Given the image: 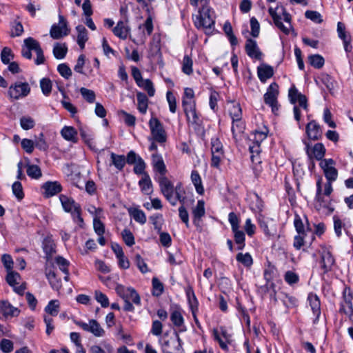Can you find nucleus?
<instances>
[{"instance_id": "1", "label": "nucleus", "mask_w": 353, "mask_h": 353, "mask_svg": "<svg viewBox=\"0 0 353 353\" xmlns=\"http://www.w3.org/2000/svg\"><path fill=\"white\" fill-rule=\"evenodd\" d=\"M199 12V14L194 21L195 26L197 28H204L207 34H212L215 24L214 11L208 5H203Z\"/></svg>"}, {"instance_id": "2", "label": "nucleus", "mask_w": 353, "mask_h": 353, "mask_svg": "<svg viewBox=\"0 0 353 353\" xmlns=\"http://www.w3.org/2000/svg\"><path fill=\"white\" fill-rule=\"evenodd\" d=\"M279 95V85L276 83H272L265 93L264 102L272 108V111L276 114L279 110L277 97Z\"/></svg>"}, {"instance_id": "3", "label": "nucleus", "mask_w": 353, "mask_h": 353, "mask_svg": "<svg viewBox=\"0 0 353 353\" xmlns=\"http://www.w3.org/2000/svg\"><path fill=\"white\" fill-rule=\"evenodd\" d=\"M161 348L163 353H184L182 341L177 332L175 333V337H170L164 341L161 344Z\"/></svg>"}, {"instance_id": "4", "label": "nucleus", "mask_w": 353, "mask_h": 353, "mask_svg": "<svg viewBox=\"0 0 353 353\" xmlns=\"http://www.w3.org/2000/svg\"><path fill=\"white\" fill-rule=\"evenodd\" d=\"M70 33L68 22L63 16L59 15V24H53L50 28V34L54 39H59Z\"/></svg>"}, {"instance_id": "5", "label": "nucleus", "mask_w": 353, "mask_h": 353, "mask_svg": "<svg viewBox=\"0 0 353 353\" xmlns=\"http://www.w3.org/2000/svg\"><path fill=\"white\" fill-rule=\"evenodd\" d=\"M152 138L154 141L162 143L166 141L165 132L160 121L155 117H152L149 121Z\"/></svg>"}, {"instance_id": "6", "label": "nucleus", "mask_w": 353, "mask_h": 353, "mask_svg": "<svg viewBox=\"0 0 353 353\" xmlns=\"http://www.w3.org/2000/svg\"><path fill=\"white\" fill-rule=\"evenodd\" d=\"M159 182L162 194L172 206L176 205V199L174 197L173 184L165 175L161 176Z\"/></svg>"}, {"instance_id": "7", "label": "nucleus", "mask_w": 353, "mask_h": 353, "mask_svg": "<svg viewBox=\"0 0 353 353\" xmlns=\"http://www.w3.org/2000/svg\"><path fill=\"white\" fill-rule=\"evenodd\" d=\"M30 87L27 82H16L11 85L8 90V95L13 99H19L29 94Z\"/></svg>"}, {"instance_id": "8", "label": "nucleus", "mask_w": 353, "mask_h": 353, "mask_svg": "<svg viewBox=\"0 0 353 353\" xmlns=\"http://www.w3.org/2000/svg\"><path fill=\"white\" fill-rule=\"evenodd\" d=\"M74 323L82 328L84 331L90 332L97 337L103 336L105 334L104 330L94 319L90 320L88 323L80 321H75Z\"/></svg>"}, {"instance_id": "9", "label": "nucleus", "mask_w": 353, "mask_h": 353, "mask_svg": "<svg viewBox=\"0 0 353 353\" xmlns=\"http://www.w3.org/2000/svg\"><path fill=\"white\" fill-rule=\"evenodd\" d=\"M327 181H335L338 176V170L334 167L335 161L332 159H324L320 163Z\"/></svg>"}, {"instance_id": "10", "label": "nucleus", "mask_w": 353, "mask_h": 353, "mask_svg": "<svg viewBox=\"0 0 353 353\" xmlns=\"http://www.w3.org/2000/svg\"><path fill=\"white\" fill-rule=\"evenodd\" d=\"M352 299L350 289L345 288L343 292V301L341 303L339 309L341 313H343L349 316L353 314Z\"/></svg>"}, {"instance_id": "11", "label": "nucleus", "mask_w": 353, "mask_h": 353, "mask_svg": "<svg viewBox=\"0 0 353 353\" xmlns=\"http://www.w3.org/2000/svg\"><path fill=\"white\" fill-rule=\"evenodd\" d=\"M305 133L309 139L318 141L322 138V130L315 120L310 121L305 126Z\"/></svg>"}, {"instance_id": "12", "label": "nucleus", "mask_w": 353, "mask_h": 353, "mask_svg": "<svg viewBox=\"0 0 353 353\" xmlns=\"http://www.w3.org/2000/svg\"><path fill=\"white\" fill-rule=\"evenodd\" d=\"M288 97L291 103L295 104L296 102H299V104L301 108L305 110L307 109V97L304 94L299 92L294 85L290 88Z\"/></svg>"}, {"instance_id": "13", "label": "nucleus", "mask_w": 353, "mask_h": 353, "mask_svg": "<svg viewBox=\"0 0 353 353\" xmlns=\"http://www.w3.org/2000/svg\"><path fill=\"white\" fill-rule=\"evenodd\" d=\"M245 50L250 57L257 60L261 59L263 54L260 51L255 40L250 38L248 39L245 46Z\"/></svg>"}, {"instance_id": "14", "label": "nucleus", "mask_w": 353, "mask_h": 353, "mask_svg": "<svg viewBox=\"0 0 353 353\" xmlns=\"http://www.w3.org/2000/svg\"><path fill=\"white\" fill-rule=\"evenodd\" d=\"M42 189L44 197L49 198L61 192L62 186L58 181H47L43 184Z\"/></svg>"}, {"instance_id": "15", "label": "nucleus", "mask_w": 353, "mask_h": 353, "mask_svg": "<svg viewBox=\"0 0 353 353\" xmlns=\"http://www.w3.org/2000/svg\"><path fill=\"white\" fill-rule=\"evenodd\" d=\"M115 36L121 39H127L130 32V28L128 26V20H121L112 30Z\"/></svg>"}, {"instance_id": "16", "label": "nucleus", "mask_w": 353, "mask_h": 353, "mask_svg": "<svg viewBox=\"0 0 353 353\" xmlns=\"http://www.w3.org/2000/svg\"><path fill=\"white\" fill-rule=\"evenodd\" d=\"M59 199L63 210L66 212L71 213L72 218H74V214H73V212L75 210L76 207L80 205L76 203L72 198L68 197L64 194H61L59 196Z\"/></svg>"}, {"instance_id": "17", "label": "nucleus", "mask_w": 353, "mask_h": 353, "mask_svg": "<svg viewBox=\"0 0 353 353\" xmlns=\"http://www.w3.org/2000/svg\"><path fill=\"white\" fill-rule=\"evenodd\" d=\"M257 74L260 81L265 83L274 75V70L273 68L269 65L262 64L257 68Z\"/></svg>"}, {"instance_id": "18", "label": "nucleus", "mask_w": 353, "mask_h": 353, "mask_svg": "<svg viewBox=\"0 0 353 353\" xmlns=\"http://www.w3.org/2000/svg\"><path fill=\"white\" fill-rule=\"evenodd\" d=\"M321 268L323 270L324 273H327L331 270L332 267L334 263V259L329 251H324L321 254Z\"/></svg>"}, {"instance_id": "19", "label": "nucleus", "mask_w": 353, "mask_h": 353, "mask_svg": "<svg viewBox=\"0 0 353 353\" xmlns=\"http://www.w3.org/2000/svg\"><path fill=\"white\" fill-rule=\"evenodd\" d=\"M42 248L46 255L47 260H49L52 257V254L56 252L54 241L52 237L49 236L43 239Z\"/></svg>"}, {"instance_id": "20", "label": "nucleus", "mask_w": 353, "mask_h": 353, "mask_svg": "<svg viewBox=\"0 0 353 353\" xmlns=\"http://www.w3.org/2000/svg\"><path fill=\"white\" fill-rule=\"evenodd\" d=\"M313 314L316 316L314 321L316 323L321 314V303L319 297L316 294H310L307 298Z\"/></svg>"}, {"instance_id": "21", "label": "nucleus", "mask_w": 353, "mask_h": 353, "mask_svg": "<svg viewBox=\"0 0 353 353\" xmlns=\"http://www.w3.org/2000/svg\"><path fill=\"white\" fill-rule=\"evenodd\" d=\"M152 160L154 169L159 172L161 176L165 175L167 170L162 157L158 154H153Z\"/></svg>"}, {"instance_id": "22", "label": "nucleus", "mask_w": 353, "mask_h": 353, "mask_svg": "<svg viewBox=\"0 0 353 353\" xmlns=\"http://www.w3.org/2000/svg\"><path fill=\"white\" fill-rule=\"evenodd\" d=\"M1 310L4 316H17L20 311L13 307L8 301H3L1 303Z\"/></svg>"}, {"instance_id": "23", "label": "nucleus", "mask_w": 353, "mask_h": 353, "mask_svg": "<svg viewBox=\"0 0 353 353\" xmlns=\"http://www.w3.org/2000/svg\"><path fill=\"white\" fill-rule=\"evenodd\" d=\"M193 222L195 225H198L201 217L205 215L204 202L199 201L196 206L193 209Z\"/></svg>"}, {"instance_id": "24", "label": "nucleus", "mask_w": 353, "mask_h": 353, "mask_svg": "<svg viewBox=\"0 0 353 353\" xmlns=\"http://www.w3.org/2000/svg\"><path fill=\"white\" fill-rule=\"evenodd\" d=\"M137 108L141 114H145L148 107V99L145 94L138 92L137 93Z\"/></svg>"}, {"instance_id": "25", "label": "nucleus", "mask_w": 353, "mask_h": 353, "mask_svg": "<svg viewBox=\"0 0 353 353\" xmlns=\"http://www.w3.org/2000/svg\"><path fill=\"white\" fill-rule=\"evenodd\" d=\"M61 134L62 137L67 141H70L72 142H77V130L71 126H65L61 131Z\"/></svg>"}, {"instance_id": "26", "label": "nucleus", "mask_w": 353, "mask_h": 353, "mask_svg": "<svg viewBox=\"0 0 353 353\" xmlns=\"http://www.w3.org/2000/svg\"><path fill=\"white\" fill-rule=\"evenodd\" d=\"M111 164L118 170L121 171L125 165V157L124 155L116 154L114 152L110 154Z\"/></svg>"}, {"instance_id": "27", "label": "nucleus", "mask_w": 353, "mask_h": 353, "mask_svg": "<svg viewBox=\"0 0 353 353\" xmlns=\"http://www.w3.org/2000/svg\"><path fill=\"white\" fill-rule=\"evenodd\" d=\"M191 180L195 187L196 192L202 195L204 192V188L202 185L201 176L196 170H193L192 172Z\"/></svg>"}, {"instance_id": "28", "label": "nucleus", "mask_w": 353, "mask_h": 353, "mask_svg": "<svg viewBox=\"0 0 353 353\" xmlns=\"http://www.w3.org/2000/svg\"><path fill=\"white\" fill-rule=\"evenodd\" d=\"M325 152L326 150L324 145L321 143H317L314 145L311 153L312 154V157H314L316 160L322 161Z\"/></svg>"}, {"instance_id": "29", "label": "nucleus", "mask_w": 353, "mask_h": 353, "mask_svg": "<svg viewBox=\"0 0 353 353\" xmlns=\"http://www.w3.org/2000/svg\"><path fill=\"white\" fill-rule=\"evenodd\" d=\"M68 52V48L65 43H55L53 48V54L57 59H63Z\"/></svg>"}, {"instance_id": "30", "label": "nucleus", "mask_w": 353, "mask_h": 353, "mask_svg": "<svg viewBox=\"0 0 353 353\" xmlns=\"http://www.w3.org/2000/svg\"><path fill=\"white\" fill-rule=\"evenodd\" d=\"M139 186L141 190L146 194L151 193L152 182L149 175L147 173H144V176L139 182Z\"/></svg>"}, {"instance_id": "31", "label": "nucleus", "mask_w": 353, "mask_h": 353, "mask_svg": "<svg viewBox=\"0 0 353 353\" xmlns=\"http://www.w3.org/2000/svg\"><path fill=\"white\" fill-rule=\"evenodd\" d=\"M315 204L314 208L316 210L320 211L322 208H327L330 212H332L334 211L333 208H330L328 205V203H327V201L325 200L323 196H322V192L319 194H316L315 196Z\"/></svg>"}, {"instance_id": "32", "label": "nucleus", "mask_w": 353, "mask_h": 353, "mask_svg": "<svg viewBox=\"0 0 353 353\" xmlns=\"http://www.w3.org/2000/svg\"><path fill=\"white\" fill-rule=\"evenodd\" d=\"M278 298L283 302L286 307H294L297 303V300L295 297L283 292H280L278 295Z\"/></svg>"}, {"instance_id": "33", "label": "nucleus", "mask_w": 353, "mask_h": 353, "mask_svg": "<svg viewBox=\"0 0 353 353\" xmlns=\"http://www.w3.org/2000/svg\"><path fill=\"white\" fill-rule=\"evenodd\" d=\"M28 163L27 164V174L32 179H38L42 174L40 168L37 165L29 164V160L27 159Z\"/></svg>"}, {"instance_id": "34", "label": "nucleus", "mask_w": 353, "mask_h": 353, "mask_svg": "<svg viewBox=\"0 0 353 353\" xmlns=\"http://www.w3.org/2000/svg\"><path fill=\"white\" fill-rule=\"evenodd\" d=\"M310 64L315 68H321L325 63L324 58L320 54H312L308 57Z\"/></svg>"}, {"instance_id": "35", "label": "nucleus", "mask_w": 353, "mask_h": 353, "mask_svg": "<svg viewBox=\"0 0 353 353\" xmlns=\"http://www.w3.org/2000/svg\"><path fill=\"white\" fill-rule=\"evenodd\" d=\"M10 26L11 31L10 36L12 38L19 37L23 32V27L20 21L15 20L10 23Z\"/></svg>"}, {"instance_id": "36", "label": "nucleus", "mask_w": 353, "mask_h": 353, "mask_svg": "<svg viewBox=\"0 0 353 353\" xmlns=\"http://www.w3.org/2000/svg\"><path fill=\"white\" fill-rule=\"evenodd\" d=\"M182 106L183 108L184 112L187 117L188 120L190 119L189 114L190 112H194L196 109L195 101L194 100H188L185 98L182 99Z\"/></svg>"}, {"instance_id": "37", "label": "nucleus", "mask_w": 353, "mask_h": 353, "mask_svg": "<svg viewBox=\"0 0 353 353\" xmlns=\"http://www.w3.org/2000/svg\"><path fill=\"white\" fill-rule=\"evenodd\" d=\"M236 259L245 267H250L253 263L252 258L249 253H239L236 256Z\"/></svg>"}, {"instance_id": "38", "label": "nucleus", "mask_w": 353, "mask_h": 353, "mask_svg": "<svg viewBox=\"0 0 353 353\" xmlns=\"http://www.w3.org/2000/svg\"><path fill=\"white\" fill-rule=\"evenodd\" d=\"M232 232L234 233V241L238 245V250H243L245 247V233L239 230Z\"/></svg>"}, {"instance_id": "39", "label": "nucleus", "mask_w": 353, "mask_h": 353, "mask_svg": "<svg viewBox=\"0 0 353 353\" xmlns=\"http://www.w3.org/2000/svg\"><path fill=\"white\" fill-rule=\"evenodd\" d=\"M130 214L132 216L133 219L141 224H144L146 222V216L145 213L139 209L134 208L130 210Z\"/></svg>"}, {"instance_id": "40", "label": "nucleus", "mask_w": 353, "mask_h": 353, "mask_svg": "<svg viewBox=\"0 0 353 353\" xmlns=\"http://www.w3.org/2000/svg\"><path fill=\"white\" fill-rule=\"evenodd\" d=\"M152 283L153 288L152 294L155 296H159L161 295L164 290L163 283L157 277L152 278Z\"/></svg>"}, {"instance_id": "41", "label": "nucleus", "mask_w": 353, "mask_h": 353, "mask_svg": "<svg viewBox=\"0 0 353 353\" xmlns=\"http://www.w3.org/2000/svg\"><path fill=\"white\" fill-rule=\"evenodd\" d=\"M230 115L232 121H239L241 119L242 110L239 103L233 104L229 110Z\"/></svg>"}, {"instance_id": "42", "label": "nucleus", "mask_w": 353, "mask_h": 353, "mask_svg": "<svg viewBox=\"0 0 353 353\" xmlns=\"http://www.w3.org/2000/svg\"><path fill=\"white\" fill-rule=\"evenodd\" d=\"M14 59V54L8 47H4L1 52V59L3 64H8Z\"/></svg>"}, {"instance_id": "43", "label": "nucleus", "mask_w": 353, "mask_h": 353, "mask_svg": "<svg viewBox=\"0 0 353 353\" xmlns=\"http://www.w3.org/2000/svg\"><path fill=\"white\" fill-rule=\"evenodd\" d=\"M59 301L57 300H51L45 307V311L52 316H57L59 313Z\"/></svg>"}, {"instance_id": "44", "label": "nucleus", "mask_w": 353, "mask_h": 353, "mask_svg": "<svg viewBox=\"0 0 353 353\" xmlns=\"http://www.w3.org/2000/svg\"><path fill=\"white\" fill-rule=\"evenodd\" d=\"M192 60L188 55H185L182 63V71L185 74L190 75L192 73Z\"/></svg>"}, {"instance_id": "45", "label": "nucleus", "mask_w": 353, "mask_h": 353, "mask_svg": "<svg viewBox=\"0 0 353 353\" xmlns=\"http://www.w3.org/2000/svg\"><path fill=\"white\" fill-rule=\"evenodd\" d=\"M121 236L128 246L131 247L135 243L134 235L129 229H124L121 232Z\"/></svg>"}, {"instance_id": "46", "label": "nucleus", "mask_w": 353, "mask_h": 353, "mask_svg": "<svg viewBox=\"0 0 353 353\" xmlns=\"http://www.w3.org/2000/svg\"><path fill=\"white\" fill-rule=\"evenodd\" d=\"M23 43L24 46L30 51L34 50L36 52L41 48L39 41L32 37H28L24 39Z\"/></svg>"}, {"instance_id": "47", "label": "nucleus", "mask_w": 353, "mask_h": 353, "mask_svg": "<svg viewBox=\"0 0 353 353\" xmlns=\"http://www.w3.org/2000/svg\"><path fill=\"white\" fill-rule=\"evenodd\" d=\"M80 93L83 98L88 103H92L95 101L96 95L93 90L87 89L85 88H81L80 89Z\"/></svg>"}, {"instance_id": "48", "label": "nucleus", "mask_w": 353, "mask_h": 353, "mask_svg": "<svg viewBox=\"0 0 353 353\" xmlns=\"http://www.w3.org/2000/svg\"><path fill=\"white\" fill-rule=\"evenodd\" d=\"M305 17L316 23H321L323 21L321 14L314 10H307L305 12Z\"/></svg>"}, {"instance_id": "49", "label": "nucleus", "mask_w": 353, "mask_h": 353, "mask_svg": "<svg viewBox=\"0 0 353 353\" xmlns=\"http://www.w3.org/2000/svg\"><path fill=\"white\" fill-rule=\"evenodd\" d=\"M12 190L14 195L18 200L21 201L23 199L24 193L21 182L15 181L12 185Z\"/></svg>"}, {"instance_id": "50", "label": "nucleus", "mask_w": 353, "mask_h": 353, "mask_svg": "<svg viewBox=\"0 0 353 353\" xmlns=\"http://www.w3.org/2000/svg\"><path fill=\"white\" fill-rule=\"evenodd\" d=\"M40 86L44 95L48 96L52 91V82L50 79L43 78L40 81Z\"/></svg>"}, {"instance_id": "51", "label": "nucleus", "mask_w": 353, "mask_h": 353, "mask_svg": "<svg viewBox=\"0 0 353 353\" xmlns=\"http://www.w3.org/2000/svg\"><path fill=\"white\" fill-rule=\"evenodd\" d=\"M94 298L96 301L101 304L102 307H107L109 306L110 303L108 296L101 291H95Z\"/></svg>"}, {"instance_id": "52", "label": "nucleus", "mask_w": 353, "mask_h": 353, "mask_svg": "<svg viewBox=\"0 0 353 353\" xmlns=\"http://www.w3.org/2000/svg\"><path fill=\"white\" fill-rule=\"evenodd\" d=\"M46 277L53 289H59L61 284L60 282L57 279V276L54 271L50 270L48 273H46Z\"/></svg>"}, {"instance_id": "53", "label": "nucleus", "mask_w": 353, "mask_h": 353, "mask_svg": "<svg viewBox=\"0 0 353 353\" xmlns=\"http://www.w3.org/2000/svg\"><path fill=\"white\" fill-rule=\"evenodd\" d=\"M139 87L143 88L148 93L149 97H153L155 94V89L153 83L150 79H145Z\"/></svg>"}, {"instance_id": "54", "label": "nucleus", "mask_w": 353, "mask_h": 353, "mask_svg": "<svg viewBox=\"0 0 353 353\" xmlns=\"http://www.w3.org/2000/svg\"><path fill=\"white\" fill-rule=\"evenodd\" d=\"M228 221L231 225L232 232H236V230H239L240 219L234 212H232L229 214Z\"/></svg>"}, {"instance_id": "55", "label": "nucleus", "mask_w": 353, "mask_h": 353, "mask_svg": "<svg viewBox=\"0 0 353 353\" xmlns=\"http://www.w3.org/2000/svg\"><path fill=\"white\" fill-rule=\"evenodd\" d=\"M211 152L223 153V145L217 137H213L211 139Z\"/></svg>"}, {"instance_id": "56", "label": "nucleus", "mask_w": 353, "mask_h": 353, "mask_svg": "<svg viewBox=\"0 0 353 353\" xmlns=\"http://www.w3.org/2000/svg\"><path fill=\"white\" fill-rule=\"evenodd\" d=\"M20 278L21 276L19 273L13 272L11 270L8 271L6 281L10 286L14 287V285L18 283L17 281L20 279Z\"/></svg>"}, {"instance_id": "57", "label": "nucleus", "mask_w": 353, "mask_h": 353, "mask_svg": "<svg viewBox=\"0 0 353 353\" xmlns=\"http://www.w3.org/2000/svg\"><path fill=\"white\" fill-rule=\"evenodd\" d=\"M170 320L176 327H181L183 324V318L181 313L178 310L172 312L170 316Z\"/></svg>"}, {"instance_id": "58", "label": "nucleus", "mask_w": 353, "mask_h": 353, "mask_svg": "<svg viewBox=\"0 0 353 353\" xmlns=\"http://www.w3.org/2000/svg\"><path fill=\"white\" fill-rule=\"evenodd\" d=\"M20 125L23 130H28L34 127L35 122L30 117H23L20 119Z\"/></svg>"}, {"instance_id": "59", "label": "nucleus", "mask_w": 353, "mask_h": 353, "mask_svg": "<svg viewBox=\"0 0 353 353\" xmlns=\"http://www.w3.org/2000/svg\"><path fill=\"white\" fill-rule=\"evenodd\" d=\"M34 145L40 150L46 151L48 149V144L44 139V135L42 132L37 138Z\"/></svg>"}, {"instance_id": "60", "label": "nucleus", "mask_w": 353, "mask_h": 353, "mask_svg": "<svg viewBox=\"0 0 353 353\" xmlns=\"http://www.w3.org/2000/svg\"><path fill=\"white\" fill-rule=\"evenodd\" d=\"M56 263L59 265V268L61 271H62L64 274H68V266H69V261H67L65 259H64L62 256H57L55 259Z\"/></svg>"}, {"instance_id": "61", "label": "nucleus", "mask_w": 353, "mask_h": 353, "mask_svg": "<svg viewBox=\"0 0 353 353\" xmlns=\"http://www.w3.org/2000/svg\"><path fill=\"white\" fill-rule=\"evenodd\" d=\"M285 281L290 285H294L299 282V276L292 271H287L284 275Z\"/></svg>"}, {"instance_id": "62", "label": "nucleus", "mask_w": 353, "mask_h": 353, "mask_svg": "<svg viewBox=\"0 0 353 353\" xmlns=\"http://www.w3.org/2000/svg\"><path fill=\"white\" fill-rule=\"evenodd\" d=\"M245 128L244 123L241 119L239 121H232V132L235 137L237 134L243 133Z\"/></svg>"}, {"instance_id": "63", "label": "nucleus", "mask_w": 353, "mask_h": 353, "mask_svg": "<svg viewBox=\"0 0 353 353\" xmlns=\"http://www.w3.org/2000/svg\"><path fill=\"white\" fill-rule=\"evenodd\" d=\"M57 70L66 79H68L72 76V70L65 63L59 64L57 67Z\"/></svg>"}, {"instance_id": "64", "label": "nucleus", "mask_w": 353, "mask_h": 353, "mask_svg": "<svg viewBox=\"0 0 353 353\" xmlns=\"http://www.w3.org/2000/svg\"><path fill=\"white\" fill-rule=\"evenodd\" d=\"M150 219L154 225V230L159 232L162 228V215L160 214L152 215L150 217Z\"/></svg>"}]
</instances>
